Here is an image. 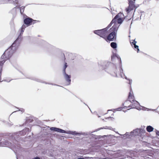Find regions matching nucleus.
Segmentation results:
<instances>
[{"label":"nucleus","instance_id":"nucleus-1","mask_svg":"<svg viewBox=\"0 0 159 159\" xmlns=\"http://www.w3.org/2000/svg\"><path fill=\"white\" fill-rule=\"evenodd\" d=\"M20 36L18 37L17 39L15 41L11 46L8 49L5 51L4 53L1 56V58L3 60V61H6L9 59L11 57L13 53L14 52V50L15 48V44L18 42L20 39Z\"/></svg>","mask_w":159,"mask_h":159},{"label":"nucleus","instance_id":"nucleus-2","mask_svg":"<svg viewBox=\"0 0 159 159\" xmlns=\"http://www.w3.org/2000/svg\"><path fill=\"white\" fill-rule=\"evenodd\" d=\"M117 29L116 26L113 25L110 29V31L111 32L108 34L106 41L107 42L115 41L116 39V34L115 31Z\"/></svg>","mask_w":159,"mask_h":159},{"label":"nucleus","instance_id":"nucleus-3","mask_svg":"<svg viewBox=\"0 0 159 159\" xmlns=\"http://www.w3.org/2000/svg\"><path fill=\"white\" fill-rule=\"evenodd\" d=\"M108 30V28H106L102 30H95L94 31V33L103 38L106 40L108 34L111 32L110 30Z\"/></svg>","mask_w":159,"mask_h":159},{"label":"nucleus","instance_id":"nucleus-4","mask_svg":"<svg viewBox=\"0 0 159 159\" xmlns=\"http://www.w3.org/2000/svg\"><path fill=\"white\" fill-rule=\"evenodd\" d=\"M135 0H128V7L125 9L127 13H129L131 11L134 10L138 7L139 5H136L135 4Z\"/></svg>","mask_w":159,"mask_h":159},{"label":"nucleus","instance_id":"nucleus-5","mask_svg":"<svg viewBox=\"0 0 159 159\" xmlns=\"http://www.w3.org/2000/svg\"><path fill=\"white\" fill-rule=\"evenodd\" d=\"M124 20L123 15L122 13H119L117 14L112 20L110 24L116 23L121 24Z\"/></svg>","mask_w":159,"mask_h":159},{"label":"nucleus","instance_id":"nucleus-6","mask_svg":"<svg viewBox=\"0 0 159 159\" xmlns=\"http://www.w3.org/2000/svg\"><path fill=\"white\" fill-rule=\"evenodd\" d=\"M39 22V20H34L32 18L27 16L24 20V23L27 26H28Z\"/></svg>","mask_w":159,"mask_h":159},{"label":"nucleus","instance_id":"nucleus-7","mask_svg":"<svg viewBox=\"0 0 159 159\" xmlns=\"http://www.w3.org/2000/svg\"><path fill=\"white\" fill-rule=\"evenodd\" d=\"M50 130H51L54 131H56L60 133H66V131L62 129H60L59 128H55V127H51L50 128Z\"/></svg>","mask_w":159,"mask_h":159},{"label":"nucleus","instance_id":"nucleus-8","mask_svg":"<svg viewBox=\"0 0 159 159\" xmlns=\"http://www.w3.org/2000/svg\"><path fill=\"white\" fill-rule=\"evenodd\" d=\"M111 46L113 49H115L117 48V44L115 42H112L110 44Z\"/></svg>","mask_w":159,"mask_h":159},{"label":"nucleus","instance_id":"nucleus-9","mask_svg":"<svg viewBox=\"0 0 159 159\" xmlns=\"http://www.w3.org/2000/svg\"><path fill=\"white\" fill-rule=\"evenodd\" d=\"M147 129L148 132H150L153 131V128L151 126H149L147 127Z\"/></svg>","mask_w":159,"mask_h":159},{"label":"nucleus","instance_id":"nucleus-10","mask_svg":"<svg viewBox=\"0 0 159 159\" xmlns=\"http://www.w3.org/2000/svg\"><path fill=\"white\" fill-rule=\"evenodd\" d=\"M4 63V61H0V70H2V66Z\"/></svg>","mask_w":159,"mask_h":159},{"label":"nucleus","instance_id":"nucleus-11","mask_svg":"<svg viewBox=\"0 0 159 159\" xmlns=\"http://www.w3.org/2000/svg\"><path fill=\"white\" fill-rule=\"evenodd\" d=\"M25 9V7H21L20 8V13L22 14L24 12Z\"/></svg>","mask_w":159,"mask_h":159},{"label":"nucleus","instance_id":"nucleus-12","mask_svg":"<svg viewBox=\"0 0 159 159\" xmlns=\"http://www.w3.org/2000/svg\"><path fill=\"white\" fill-rule=\"evenodd\" d=\"M25 27H25V25H23L22 26L21 28V32L22 33V34L23 33V32H24V30Z\"/></svg>","mask_w":159,"mask_h":159},{"label":"nucleus","instance_id":"nucleus-13","mask_svg":"<svg viewBox=\"0 0 159 159\" xmlns=\"http://www.w3.org/2000/svg\"><path fill=\"white\" fill-rule=\"evenodd\" d=\"M134 48L135 49H136L137 52H138L139 51V46L136 45V44H134Z\"/></svg>","mask_w":159,"mask_h":159},{"label":"nucleus","instance_id":"nucleus-14","mask_svg":"<svg viewBox=\"0 0 159 159\" xmlns=\"http://www.w3.org/2000/svg\"><path fill=\"white\" fill-rule=\"evenodd\" d=\"M131 41H132V42H131V41L130 42V43L131 44H133L134 45V44H136V43L137 42L135 41V39L134 40H132Z\"/></svg>","mask_w":159,"mask_h":159},{"label":"nucleus","instance_id":"nucleus-15","mask_svg":"<svg viewBox=\"0 0 159 159\" xmlns=\"http://www.w3.org/2000/svg\"><path fill=\"white\" fill-rule=\"evenodd\" d=\"M67 63L66 62H65L64 63V65L63 67V69H64V70H65L66 68L67 67Z\"/></svg>","mask_w":159,"mask_h":159},{"label":"nucleus","instance_id":"nucleus-16","mask_svg":"<svg viewBox=\"0 0 159 159\" xmlns=\"http://www.w3.org/2000/svg\"><path fill=\"white\" fill-rule=\"evenodd\" d=\"M65 77L66 78H69V76L67 75H66V76H65Z\"/></svg>","mask_w":159,"mask_h":159},{"label":"nucleus","instance_id":"nucleus-17","mask_svg":"<svg viewBox=\"0 0 159 159\" xmlns=\"http://www.w3.org/2000/svg\"><path fill=\"white\" fill-rule=\"evenodd\" d=\"M156 134L158 135H159V131H158V132H156Z\"/></svg>","mask_w":159,"mask_h":159},{"label":"nucleus","instance_id":"nucleus-18","mask_svg":"<svg viewBox=\"0 0 159 159\" xmlns=\"http://www.w3.org/2000/svg\"><path fill=\"white\" fill-rule=\"evenodd\" d=\"M34 159H40L39 157H36L35 158H34Z\"/></svg>","mask_w":159,"mask_h":159},{"label":"nucleus","instance_id":"nucleus-19","mask_svg":"<svg viewBox=\"0 0 159 159\" xmlns=\"http://www.w3.org/2000/svg\"><path fill=\"white\" fill-rule=\"evenodd\" d=\"M78 159H84V158H78Z\"/></svg>","mask_w":159,"mask_h":159},{"label":"nucleus","instance_id":"nucleus-20","mask_svg":"<svg viewBox=\"0 0 159 159\" xmlns=\"http://www.w3.org/2000/svg\"><path fill=\"white\" fill-rule=\"evenodd\" d=\"M67 81H68L69 83L70 81V80H67Z\"/></svg>","mask_w":159,"mask_h":159},{"label":"nucleus","instance_id":"nucleus-21","mask_svg":"<svg viewBox=\"0 0 159 159\" xmlns=\"http://www.w3.org/2000/svg\"><path fill=\"white\" fill-rule=\"evenodd\" d=\"M63 56H64V58H65V55H64V54H63Z\"/></svg>","mask_w":159,"mask_h":159},{"label":"nucleus","instance_id":"nucleus-22","mask_svg":"<svg viewBox=\"0 0 159 159\" xmlns=\"http://www.w3.org/2000/svg\"><path fill=\"white\" fill-rule=\"evenodd\" d=\"M21 33H20V35H21Z\"/></svg>","mask_w":159,"mask_h":159}]
</instances>
